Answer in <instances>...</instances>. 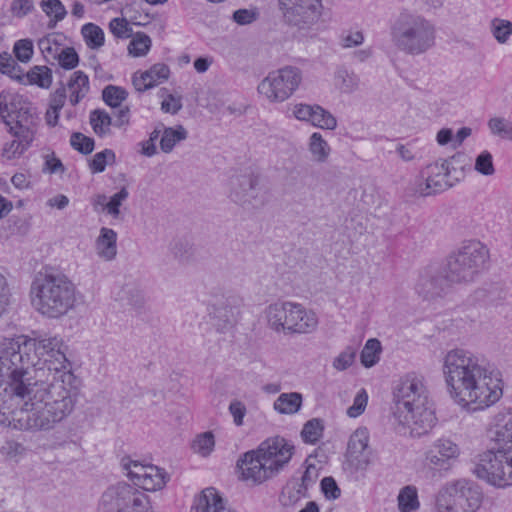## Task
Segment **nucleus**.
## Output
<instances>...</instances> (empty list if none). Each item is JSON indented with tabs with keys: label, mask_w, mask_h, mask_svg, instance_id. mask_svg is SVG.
<instances>
[{
	"label": "nucleus",
	"mask_w": 512,
	"mask_h": 512,
	"mask_svg": "<svg viewBox=\"0 0 512 512\" xmlns=\"http://www.w3.org/2000/svg\"><path fill=\"white\" fill-rule=\"evenodd\" d=\"M443 373L451 398L467 410H484L502 396L499 380L471 352L455 349L444 358Z\"/></svg>",
	"instance_id": "nucleus-1"
},
{
	"label": "nucleus",
	"mask_w": 512,
	"mask_h": 512,
	"mask_svg": "<svg viewBox=\"0 0 512 512\" xmlns=\"http://www.w3.org/2000/svg\"><path fill=\"white\" fill-rule=\"evenodd\" d=\"M73 378L40 376L31 382L28 377L27 399L17 412L19 430L49 431L65 420L74 410L75 395L66 383Z\"/></svg>",
	"instance_id": "nucleus-2"
},
{
	"label": "nucleus",
	"mask_w": 512,
	"mask_h": 512,
	"mask_svg": "<svg viewBox=\"0 0 512 512\" xmlns=\"http://www.w3.org/2000/svg\"><path fill=\"white\" fill-rule=\"evenodd\" d=\"M31 349H34L39 361L43 362V366L39 368L43 375L47 370L49 377H74L66 358L67 346L58 336L28 339L26 336L20 335L16 338L5 339L0 351V363L8 369L18 368L22 374L30 377L28 367L31 361L28 350Z\"/></svg>",
	"instance_id": "nucleus-3"
},
{
	"label": "nucleus",
	"mask_w": 512,
	"mask_h": 512,
	"mask_svg": "<svg viewBox=\"0 0 512 512\" xmlns=\"http://www.w3.org/2000/svg\"><path fill=\"white\" fill-rule=\"evenodd\" d=\"M394 424L398 433L411 437L427 434L435 425L436 417L432 407L428 406L427 390L422 378L407 374L400 379L394 392Z\"/></svg>",
	"instance_id": "nucleus-4"
},
{
	"label": "nucleus",
	"mask_w": 512,
	"mask_h": 512,
	"mask_svg": "<svg viewBox=\"0 0 512 512\" xmlns=\"http://www.w3.org/2000/svg\"><path fill=\"white\" fill-rule=\"evenodd\" d=\"M492 446L477 456L473 473L488 484L512 485V408L500 412L489 430Z\"/></svg>",
	"instance_id": "nucleus-5"
},
{
	"label": "nucleus",
	"mask_w": 512,
	"mask_h": 512,
	"mask_svg": "<svg viewBox=\"0 0 512 512\" xmlns=\"http://www.w3.org/2000/svg\"><path fill=\"white\" fill-rule=\"evenodd\" d=\"M30 300L40 315L60 319L76 307L77 288L66 274L46 270L32 280Z\"/></svg>",
	"instance_id": "nucleus-6"
},
{
	"label": "nucleus",
	"mask_w": 512,
	"mask_h": 512,
	"mask_svg": "<svg viewBox=\"0 0 512 512\" xmlns=\"http://www.w3.org/2000/svg\"><path fill=\"white\" fill-rule=\"evenodd\" d=\"M121 465L133 485L119 482L109 486L101 496L98 512H155L149 496L137 488L150 465H143L130 458H123Z\"/></svg>",
	"instance_id": "nucleus-7"
},
{
	"label": "nucleus",
	"mask_w": 512,
	"mask_h": 512,
	"mask_svg": "<svg viewBox=\"0 0 512 512\" xmlns=\"http://www.w3.org/2000/svg\"><path fill=\"white\" fill-rule=\"evenodd\" d=\"M294 446L283 437L276 436L263 441L256 450L243 454L237 461L242 478L261 484L272 478L290 461Z\"/></svg>",
	"instance_id": "nucleus-8"
},
{
	"label": "nucleus",
	"mask_w": 512,
	"mask_h": 512,
	"mask_svg": "<svg viewBox=\"0 0 512 512\" xmlns=\"http://www.w3.org/2000/svg\"><path fill=\"white\" fill-rule=\"evenodd\" d=\"M390 38L399 51L417 56L435 45L436 28L424 16L405 10L391 22Z\"/></svg>",
	"instance_id": "nucleus-9"
},
{
	"label": "nucleus",
	"mask_w": 512,
	"mask_h": 512,
	"mask_svg": "<svg viewBox=\"0 0 512 512\" xmlns=\"http://www.w3.org/2000/svg\"><path fill=\"white\" fill-rule=\"evenodd\" d=\"M489 249L477 240L464 242L447 257L445 272L453 284H469L487 269Z\"/></svg>",
	"instance_id": "nucleus-10"
},
{
	"label": "nucleus",
	"mask_w": 512,
	"mask_h": 512,
	"mask_svg": "<svg viewBox=\"0 0 512 512\" xmlns=\"http://www.w3.org/2000/svg\"><path fill=\"white\" fill-rule=\"evenodd\" d=\"M265 318L271 330L285 335L312 333L318 326L315 312L291 301H277L268 305Z\"/></svg>",
	"instance_id": "nucleus-11"
},
{
	"label": "nucleus",
	"mask_w": 512,
	"mask_h": 512,
	"mask_svg": "<svg viewBox=\"0 0 512 512\" xmlns=\"http://www.w3.org/2000/svg\"><path fill=\"white\" fill-rule=\"evenodd\" d=\"M28 377L18 368L8 369L0 363V426L18 429L16 414L27 399Z\"/></svg>",
	"instance_id": "nucleus-12"
},
{
	"label": "nucleus",
	"mask_w": 512,
	"mask_h": 512,
	"mask_svg": "<svg viewBox=\"0 0 512 512\" xmlns=\"http://www.w3.org/2000/svg\"><path fill=\"white\" fill-rule=\"evenodd\" d=\"M482 501V494L472 482L458 480L447 484L436 496L438 512H476Z\"/></svg>",
	"instance_id": "nucleus-13"
},
{
	"label": "nucleus",
	"mask_w": 512,
	"mask_h": 512,
	"mask_svg": "<svg viewBox=\"0 0 512 512\" xmlns=\"http://www.w3.org/2000/svg\"><path fill=\"white\" fill-rule=\"evenodd\" d=\"M302 72L294 66H285L270 72L258 85L257 90L269 102L287 100L299 87Z\"/></svg>",
	"instance_id": "nucleus-14"
},
{
	"label": "nucleus",
	"mask_w": 512,
	"mask_h": 512,
	"mask_svg": "<svg viewBox=\"0 0 512 512\" xmlns=\"http://www.w3.org/2000/svg\"><path fill=\"white\" fill-rule=\"evenodd\" d=\"M230 198L244 208H259L264 205L260 195L258 176L249 173L231 178Z\"/></svg>",
	"instance_id": "nucleus-15"
},
{
	"label": "nucleus",
	"mask_w": 512,
	"mask_h": 512,
	"mask_svg": "<svg viewBox=\"0 0 512 512\" xmlns=\"http://www.w3.org/2000/svg\"><path fill=\"white\" fill-rule=\"evenodd\" d=\"M450 162L441 160L427 165L421 172L423 181L418 184L417 192L421 196L441 193L452 186L449 181Z\"/></svg>",
	"instance_id": "nucleus-16"
},
{
	"label": "nucleus",
	"mask_w": 512,
	"mask_h": 512,
	"mask_svg": "<svg viewBox=\"0 0 512 512\" xmlns=\"http://www.w3.org/2000/svg\"><path fill=\"white\" fill-rule=\"evenodd\" d=\"M459 454L460 448L456 443L448 438H439L425 452V462L432 469L447 470Z\"/></svg>",
	"instance_id": "nucleus-17"
},
{
	"label": "nucleus",
	"mask_w": 512,
	"mask_h": 512,
	"mask_svg": "<svg viewBox=\"0 0 512 512\" xmlns=\"http://www.w3.org/2000/svg\"><path fill=\"white\" fill-rule=\"evenodd\" d=\"M368 443L369 432L366 427L357 428L349 438L346 457L355 470H365L371 462Z\"/></svg>",
	"instance_id": "nucleus-18"
},
{
	"label": "nucleus",
	"mask_w": 512,
	"mask_h": 512,
	"mask_svg": "<svg viewBox=\"0 0 512 512\" xmlns=\"http://www.w3.org/2000/svg\"><path fill=\"white\" fill-rule=\"evenodd\" d=\"M24 105V107L20 108L18 114L11 120H5L4 123L8 127L10 134H20L25 142H27V139H35L40 118L31 102Z\"/></svg>",
	"instance_id": "nucleus-19"
},
{
	"label": "nucleus",
	"mask_w": 512,
	"mask_h": 512,
	"mask_svg": "<svg viewBox=\"0 0 512 512\" xmlns=\"http://www.w3.org/2000/svg\"><path fill=\"white\" fill-rule=\"evenodd\" d=\"M450 284L446 272L445 275L425 272L419 277L416 284V292L425 300H434L444 296Z\"/></svg>",
	"instance_id": "nucleus-20"
},
{
	"label": "nucleus",
	"mask_w": 512,
	"mask_h": 512,
	"mask_svg": "<svg viewBox=\"0 0 512 512\" xmlns=\"http://www.w3.org/2000/svg\"><path fill=\"white\" fill-rule=\"evenodd\" d=\"M238 313L239 309L234 298H227L213 305L212 315L217 330L225 332L231 328L236 322Z\"/></svg>",
	"instance_id": "nucleus-21"
},
{
	"label": "nucleus",
	"mask_w": 512,
	"mask_h": 512,
	"mask_svg": "<svg viewBox=\"0 0 512 512\" xmlns=\"http://www.w3.org/2000/svg\"><path fill=\"white\" fill-rule=\"evenodd\" d=\"M23 96L14 93L9 90H3L0 92V117L3 122L5 120H11L24 104H29Z\"/></svg>",
	"instance_id": "nucleus-22"
},
{
	"label": "nucleus",
	"mask_w": 512,
	"mask_h": 512,
	"mask_svg": "<svg viewBox=\"0 0 512 512\" xmlns=\"http://www.w3.org/2000/svg\"><path fill=\"white\" fill-rule=\"evenodd\" d=\"M197 512H219L225 507L224 499L213 487L205 488L195 499Z\"/></svg>",
	"instance_id": "nucleus-23"
},
{
	"label": "nucleus",
	"mask_w": 512,
	"mask_h": 512,
	"mask_svg": "<svg viewBox=\"0 0 512 512\" xmlns=\"http://www.w3.org/2000/svg\"><path fill=\"white\" fill-rule=\"evenodd\" d=\"M117 233L110 228L103 227L96 240V249L100 257L113 260L117 254Z\"/></svg>",
	"instance_id": "nucleus-24"
},
{
	"label": "nucleus",
	"mask_w": 512,
	"mask_h": 512,
	"mask_svg": "<svg viewBox=\"0 0 512 512\" xmlns=\"http://www.w3.org/2000/svg\"><path fill=\"white\" fill-rule=\"evenodd\" d=\"M68 89L70 91V103L77 105L89 91V78L83 71H75L72 73L68 81Z\"/></svg>",
	"instance_id": "nucleus-25"
},
{
	"label": "nucleus",
	"mask_w": 512,
	"mask_h": 512,
	"mask_svg": "<svg viewBox=\"0 0 512 512\" xmlns=\"http://www.w3.org/2000/svg\"><path fill=\"white\" fill-rule=\"evenodd\" d=\"M144 479L138 485L139 489L144 491H156L162 489L169 479V475L164 469L150 465L148 472L144 474Z\"/></svg>",
	"instance_id": "nucleus-26"
},
{
	"label": "nucleus",
	"mask_w": 512,
	"mask_h": 512,
	"mask_svg": "<svg viewBox=\"0 0 512 512\" xmlns=\"http://www.w3.org/2000/svg\"><path fill=\"white\" fill-rule=\"evenodd\" d=\"M303 397L301 393L290 392L282 393L274 402V409L280 414H295L302 406Z\"/></svg>",
	"instance_id": "nucleus-27"
},
{
	"label": "nucleus",
	"mask_w": 512,
	"mask_h": 512,
	"mask_svg": "<svg viewBox=\"0 0 512 512\" xmlns=\"http://www.w3.org/2000/svg\"><path fill=\"white\" fill-rule=\"evenodd\" d=\"M23 77L21 83L34 84L41 88H49L52 84V71L47 66H34Z\"/></svg>",
	"instance_id": "nucleus-28"
},
{
	"label": "nucleus",
	"mask_w": 512,
	"mask_h": 512,
	"mask_svg": "<svg viewBox=\"0 0 512 512\" xmlns=\"http://www.w3.org/2000/svg\"><path fill=\"white\" fill-rule=\"evenodd\" d=\"M398 509L401 512H415L419 509L418 492L415 486L403 487L397 497Z\"/></svg>",
	"instance_id": "nucleus-29"
},
{
	"label": "nucleus",
	"mask_w": 512,
	"mask_h": 512,
	"mask_svg": "<svg viewBox=\"0 0 512 512\" xmlns=\"http://www.w3.org/2000/svg\"><path fill=\"white\" fill-rule=\"evenodd\" d=\"M89 120L93 131L98 136L102 137L110 133V127L113 125V119L105 110L95 109L91 111Z\"/></svg>",
	"instance_id": "nucleus-30"
},
{
	"label": "nucleus",
	"mask_w": 512,
	"mask_h": 512,
	"mask_svg": "<svg viewBox=\"0 0 512 512\" xmlns=\"http://www.w3.org/2000/svg\"><path fill=\"white\" fill-rule=\"evenodd\" d=\"M308 146L315 161L319 163L326 162L330 154V146L320 133H312L309 138Z\"/></svg>",
	"instance_id": "nucleus-31"
},
{
	"label": "nucleus",
	"mask_w": 512,
	"mask_h": 512,
	"mask_svg": "<svg viewBox=\"0 0 512 512\" xmlns=\"http://www.w3.org/2000/svg\"><path fill=\"white\" fill-rule=\"evenodd\" d=\"M502 288L497 284H490L474 291V300L485 305H493L504 297Z\"/></svg>",
	"instance_id": "nucleus-32"
},
{
	"label": "nucleus",
	"mask_w": 512,
	"mask_h": 512,
	"mask_svg": "<svg viewBox=\"0 0 512 512\" xmlns=\"http://www.w3.org/2000/svg\"><path fill=\"white\" fill-rule=\"evenodd\" d=\"M335 84L343 93H352L359 86V77L344 67H340L335 72Z\"/></svg>",
	"instance_id": "nucleus-33"
},
{
	"label": "nucleus",
	"mask_w": 512,
	"mask_h": 512,
	"mask_svg": "<svg viewBox=\"0 0 512 512\" xmlns=\"http://www.w3.org/2000/svg\"><path fill=\"white\" fill-rule=\"evenodd\" d=\"M117 299L125 301L128 305L135 309H140L144 305V296L137 285L133 283L125 284L117 295Z\"/></svg>",
	"instance_id": "nucleus-34"
},
{
	"label": "nucleus",
	"mask_w": 512,
	"mask_h": 512,
	"mask_svg": "<svg viewBox=\"0 0 512 512\" xmlns=\"http://www.w3.org/2000/svg\"><path fill=\"white\" fill-rule=\"evenodd\" d=\"M81 34L86 45L91 49H99L104 45V31L94 23H87L82 26Z\"/></svg>",
	"instance_id": "nucleus-35"
},
{
	"label": "nucleus",
	"mask_w": 512,
	"mask_h": 512,
	"mask_svg": "<svg viewBox=\"0 0 512 512\" xmlns=\"http://www.w3.org/2000/svg\"><path fill=\"white\" fill-rule=\"evenodd\" d=\"M187 131L184 127L178 126L177 129L174 128H165L160 139V147L161 150L165 153H169L173 150L174 146L186 139Z\"/></svg>",
	"instance_id": "nucleus-36"
},
{
	"label": "nucleus",
	"mask_w": 512,
	"mask_h": 512,
	"mask_svg": "<svg viewBox=\"0 0 512 512\" xmlns=\"http://www.w3.org/2000/svg\"><path fill=\"white\" fill-rule=\"evenodd\" d=\"M40 7L48 17H53L49 22L50 28L54 27L57 22L62 21L67 15V10L60 0H42Z\"/></svg>",
	"instance_id": "nucleus-37"
},
{
	"label": "nucleus",
	"mask_w": 512,
	"mask_h": 512,
	"mask_svg": "<svg viewBox=\"0 0 512 512\" xmlns=\"http://www.w3.org/2000/svg\"><path fill=\"white\" fill-rule=\"evenodd\" d=\"M14 139L6 143L3 148V156H5L7 159H14L20 157L25 151H27L34 139H27V142H25L24 138L20 136V134H11Z\"/></svg>",
	"instance_id": "nucleus-38"
},
{
	"label": "nucleus",
	"mask_w": 512,
	"mask_h": 512,
	"mask_svg": "<svg viewBox=\"0 0 512 512\" xmlns=\"http://www.w3.org/2000/svg\"><path fill=\"white\" fill-rule=\"evenodd\" d=\"M380 352L381 343L378 339L371 338L367 340L360 355L362 365L366 368L374 366L379 361Z\"/></svg>",
	"instance_id": "nucleus-39"
},
{
	"label": "nucleus",
	"mask_w": 512,
	"mask_h": 512,
	"mask_svg": "<svg viewBox=\"0 0 512 512\" xmlns=\"http://www.w3.org/2000/svg\"><path fill=\"white\" fill-rule=\"evenodd\" d=\"M310 124L321 129L334 130L337 127V120L328 110L315 105Z\"/></svg>",
	"instance_id": "nucleus-40"
},
{
	"label": "nucleus",
	"mask_w": 512,
	"mask_h": 512,
	"mask_svg": "<svg viewBox=\"0 0 512 512\" xmlns=\"http://www.w3.org/2000/svg\"><path fill=\"white\" fill-rule=\"evenodd\" d=\"M152 45L151 38L144 32H137L132 35V40L128 45V52L134 57L145 56Z\"/></svg>",
	"instance_id": "nucleus-41"
},
{
	"label": "nucleus",
	"mask_w": 512,
	"mask_h": 512,
	"mask_svg": "<svg viewBox=\"0 0 512 512\" xmlns=\"http://www.w3.org/2000/svg\"><path fill=\"white\" fill-rule=\"evenodd\" d=\"M324 425L321 419L308 420L301 431V437L305 443L315 444L322 437Z\"/></svg>",
	"instance_id": "nucleus-42"
},
{
	"label": "nucleus",
	"mask_w": 512,
	"mask_h": 512,
	"mask_svg": "<svg viewBox=\"0 0 512 512\" xmlns=\"http://www.w3.org/2000/svg\"><path fill=\"white\" fill-rule=\"evenodd\" d=\"M127 96L128 92L120 86L108 85L102 90L104 102L113 108L120 107Z\"/></svg>",
	"instance_id": "nucleus-43"
},
{
	"label": "nucleus",
	"mask_w": 512,
	"mask_h": 512,
	"mask_svg": "<svg viewBox=\"0 0 512 512\" xmlns=\"http://www.w3.org/2000/svg\"><path fill=\"white\" fill-rule=\"evenodd\" d=\"M491 32L499 43L504 44L512 35V22L505 19L494 18L491 21Z\"/></svg>",
	"instance_id": "nucleus-44"
},
{
	"label": "nucleus",
	"mask_w": 512,
	"mask_h": 512,
	"mask_svg": "<svg viewBox=\"0 0 512 512\" xmlns=\"http://www.w3.org/2000/svg\"><path fill=\"white\" fill-rule=\"evenodd\" d=\"M488 127L493 135L512 140V121L502 117H493L488 121Z\"/></svg>",
	"instance_id": "nucleus-45"
},
{
	"label": "nucleus",
	"mask_w": 512,
	"mask_h": 512,
	"mask_svg": "<svg viewBox=\"0 0 512 512\" xmlns=\"http://www.w3.org/2000/svg\"><path fill=\"white\" fill-rule=\"evenodd\" d=\"M145 76L149 77V82H151L153 88L169 78L170 68L164 63H156L145 71Z\"/></svg>",
	"instance_id": "nucleus-46"
},
{
	"label": "nucleus",
	"mask_w": 512,
	"mask_h": 512,
	"mask_svg": "<svg viewBox=\"0 0 512 512\" xmlns=\"http://www.w3.org/2000/svg\"><path fill=\"white\" fill-rule=\"evenodd\" d=\"M0 72L18 81H23V77H20L21 67L6 52L0 53Z\"/></svg>",
	"instance_id": "nucleus-47"
},
{
	"label": "nucleus",
	"mask_w": 512,
	"mask_h": 512,
	"mask_svg": "<svg viewBox=\"0 0 512 512\" xmlns=\"http://www.w3.org/2000/svg\"><path fill=\"white\" fill-rule=\"evenodd\" d=\"M158 96L162 98L161 109L165 113L176 114L182 108L181 97H175L167 88H161Z\"/></svg>",
	"instance_id": "nucleus-48"
},
{
	"label": "nucleus",
	"mask_w": 512,
	"mask_h": 512,
	"mask_svg": "<svg viewBox=\"0 0 512 512\" xmlns=\"http://www.w3.org/2000/svg\"><path fill=\"white\" fill-rule=\"evenodd\" d=\"M115 161V153L111 149H104L96 153L90 161L89 167L92 173H101L106 165Z\"/></svg>",
	"instance_id": "nucleus-49"
},
{
	"label": "nucleus",
	"mask_w": 512,
	"mask_h": 512,
	"mask_svg": "<svg viewBox=\"0 0 512 512\" xmlns=\"http://www.w3.org/2000/svg\"><path fill=\"white\" fill-rule=\"evenodd\" d=\"M129 192L126 187H122L117 193L110 197L106 205V212L114 219L120 216V206L127 200Z\"/></svg>",
	"instance_id": "nucleus-50"
},
{
	"label": "nucleus",
	"mask_w": 512,
	"mask_h": 512,
	"mask_svg": "<svg viewBox=\"0 0 512 512\" xmlns=\"http://www.w3.org/2000/svg\"><path fill=\"white\" fill-rule=\"evenodd\" d=\"M55 58L59 65L67 70L74 69L79 64V56L73 47L62 48Z\"/></svg>",
	"instance_id": "nucleus-51"
},
{
	"label": "nucleus",
	"mask_w": 512,
	"mask_h": 512,
	"mask_svg": "<svg viewBox=\"0 0 512 512\" xmlns=\"http://www.w3.org/2000/svg\"><path fill=\"white\" fill-rule=\"evenodd\" d=\"M475 170L485 176L495 173L492 154L484 150L475 159Z\"/></svg>",
	"instance_id": "nucleus-52"
},
{
	"label": "nucleus",
	"mask_w": 512,
	"mask_h": 512,
	"mask_svg": "<svg viewBox=\"0 0 512 512\" xmlns=\"http://www.w3.org/2000/svg\"><path fill=\"white\" fill-rule=\"evenodd\" d=\"M71 146L82 154H90L94 149V140L80 132H74L70 138Z\"/></svg>",
	"instance_id": "nucleus-53"
},
{
	"label": "nucleus",
	"mask_w": 512,
	"mask_h": 512,
	"mask_svg": "<svg viewBox=\"0 0 512 512\" xmlns=\"http://www.w3.org/2000/svg\"><path fill=\"white\" fill-rule=\"evenodd\" d=\"M355 357L356 349L348 346L334 359L333 367L338 371H344L354 363Z\"/></svg>",
	"instance_id": "nucleus-54"
},
{
	"label": "nucleus",
	"mask_w": 512,
	"mask_h": 512,
	"mask_svg": "<svg viewBox=\"0 0 512 512\" xmlns=\"http://www.w3.org/2000/svg\"><path fill=\"white\" fill-rule=\"evenodd\" d=\"M13 52L17 60L27 63L33 56V43L29 39H21L15 42Z\"/></svg>",
	"instance_id": "nucleus-55"
},
{
	"label": "nucleus",
	"mask_w": 512,
	"mask_h": 512,
	"mask_svg": "<svg viewBox=\"0 0 512 512\" xmlns=\"http://www.w3.org/2000/svg\"><path fill=\"white\" fill-rule=\"evenodd\" d=\"M109 28L112 34L121 39L132 37L133 31L128 21L125 18H114L109 23Z\"/></svg>",
	"instance_id": "nucleus-56"
},
{
	"label": "nucleus",
	"mask_w": 512,
	"mask_h": 512,
	"mask_svg": "<svg viewBox=\"0 0 512 512\" xmlns=\"http://www.w3.org/2000/svg\"><path fill=\"white\" fill-rule=\"evenodd\" d=\"M215 445L214 435L212 432H205L197 436L194 441L193 447L196 451L201 453L203 456L210 454Z\"/></svg>",
	"instance_id": "nucleus-57"
},
{
	"label": "nucleus",
	"mask_w": 512,
	"mask_h": 512,
	"mask_svg": "<svg viewBox=\"0 0 512 512\" xmlns=\"http://www.w3.org/2000/svg\"><path fill=\"white\" fill-rule=\"evenodd\" d=\"M34 10L33 0H12L10 12L16 18H24Z\"/></svg>",
	"instance_id": "nucleus-58"
},
{
	"label": "nucleus",
	"mask_w": 512,
	"mask_h": 512,
	"mask_svg": "<svg viewBox=\"0 0 512 512\" xmlns=\"http://www.w3.org/2000/svg\"><path fill=\"white\" fill-rule=\"evenodd\" d=\"M259 17L257 9H238L234 11L232 19L238 25L244 26L255 22Z\"/></svg>",
	"instance_id": "nucleus-59"
},
{
	"label": "nucleus",
	"mask_w": 512,
	"mask_h": 512,
	"mask_svg": "<svg viewBox=\"0 0 512 512\" xmlns=\"http://www.w3.org/2000/svg\"><path fill=\"white\" fill-rule=\"evenodd\" d=\"M368 395L364 389H362L354 398L352 406L347 409V415L352 418H356L361 415L367 405Z\"/></svg>",
	"instance_id": "nucleus-60"
},
{
	"label": "nucleus",
	"mask_w": 512,
	"mask_h": 512,
	"mask_svg": "<svg viewBox=\"0 0 512 512\" xmlns=\"http://www.w3.org/2000/svg\"><path fill=\"white\" fill-rule=\"evenodd\" d=\"M25 447L14 440L6 441L0 449L3 456L9 459H17L25 453Z\"/></svg>",
	"instance_id": "nucleus-61"
},
{
	"label": "nucleus",
	"mask_w": 512,
	"mask_h": 512,
	"mask_svg": "<svg viewBox=\"0 0 512 512\" xmlns=\"http://www.w3.org/2000/svg\"><path fill=\"white\" fill-rule=\"evenodd\" d=\"M171 252L180 261H187L192 256V246L187 241L177 240L172 244Z\"/></svg>",
	"instance_id": "nucleus-62"
},
{
	"label": "nucleus",
	"mask_w": 512,
	"mask_h": 512,
	"mask_svg": "<svg viewBox=\"0 0 512 512\" xmlns=\"http://www.w3.org/2000/svg\"><path fill=\"white\" fill-rule=\"evenodd\" d=\"M321 490L327 499H337L341 494L336 481L330 476L321 480Z\"/></svg>",
	"instance_id": "nucleus-63"
},
{
	"label": "nucleus",
	"mask_w": 512,
	"mask_h": 512,
	"mask_svg": "<svg viewBox=\"0 0 512 512\" xmlns=\"http://www.w3.org/2000/svg\"><path fill=\"white\" fill-rule=\"evenodd\" d=\"M318 478V470L314 464H309L301 478V485L298 492L306 491Z\"/></svg>",
	"instance_id": "nucleus-64"
}]
</instances>
